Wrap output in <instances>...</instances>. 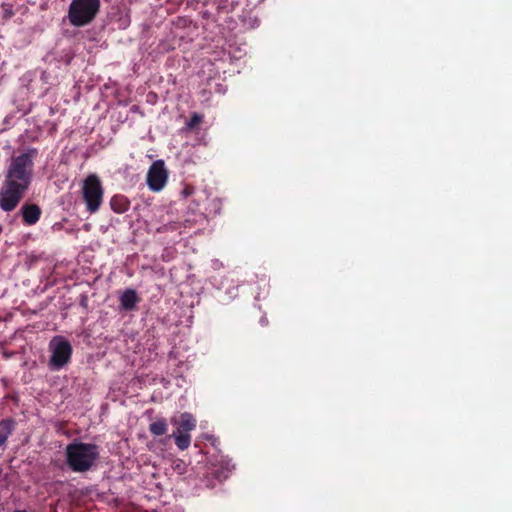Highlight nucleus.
Returning a JSON list of instances; mask_svg holds the SVG:
<instances>
[{
	"instance_id": "423d86ee",
	"label": "nucleus",
	"mask_w": 512,
	"mask_h": 512,
	"mask_svg": "<svg viewBox=\"0 0 512 512\" xmlns=\"http://www.w3.org/2000/svg\"><path fill=\"white\" fill-rule=\"evenodd\" d=\"M171 422L175 424L176 431L173 433L175 444L180 450H186L191 444L190 432L196 428V419L190 413H182L179 420L172 419Z\"/></svg>"
},
{
	"instance_id": "f03ea898",
	"label": "nucleus",
	"mask_w": 512,
	"mask_h": 512,
	"mask_svg": "<svg viewBox=\"0 0 512 512\" xmlns=\"http://www.w3.org/2000/svg\"><path fill=\"white\" fill-rule=\"evenodd\" d=\"M66 463L73 472L89 471L99 458V448L93 443L73 442L66 446Z\"/></svg>"
},
{
	"instance_id": "4468645a",
	"label": "nucleus",
	"mask_w": 512,
	"mask_h": 512,
	"mask_svg": "<svg viewBox=\"0 0 512 512\" xmlns=\"http://www.w3.org/2000/svg\"><path fill=\"white\" fill-rule=\"evenodd\" d=\"M230 472H231V467H230L229 463H227L225 466H223L219 469L215 467L212 471V474L216 477V479H218L219 481H222L228 477Z\"/></svg>"
},
{
	"instance_id": "f3484780",
	"label": "nucleus",
	"mask_w": 512,
	"mask_h": 512,
	"mask_svg": "<svg viewBox=\"0 0 512 512\" xmlns=\"http://www.w3.org/2000/svg\"><path fill=\"white\" fill-rule=\"evenodd\" d=\"M14 512H27L26 510H15Z\"/></svg>"
},
{
	"instance_id": "f257e3e1",
	"label": "nucleus",
	"mask_w": 512,
	"mask_h": 512,
	"mask_svg": "<svg viewBox=\"0 0 512 512\" xmlns=\"http://www.w3.org/2000/svg\"><path fill=\"white\" fill-rule=\"evenodd\" d=\"M37 155L36 148H28L23 153L11 157L0 187V208L3 211H13L25 196L32 183L34 160Z\"/></svg>"
},
{
	"instance_id": "39448f33",
	"label": "nucleus",
	"mask_w": 512,
	"mask_h": 512,
	"mask_svg": "<svg viewBox=\"0 0 512 512\" xmlns=\"http://www.w3.org/2000/svg\"><path fill=\"white\" fill-rule=\"evenodd\" d=\"M49 349L51 351L49 367L52 370H59L70 361L72 346L69 341L63 337H54L49 343Z\"/></svg>"
},
{
	"instance_id": "0eeeda50",
	"label": "nucleus",
	"mask_w": 512,
	"mask_h": 512,
	"mask_svg": "<svg viewBox=\"0 0 512 512\" xmlns=\"http://www.w3.org/2000/svg\"><path fill=\"white\" fill-rule=\"evenodd\" d=\"M168 179V172L163 160H156L147 173V185L150 190L158 192L163 189Z\"/></svg>"
},
{
	"instance_id": "ddd939ff",
	"label": "nucleus",
	"mask_w": 512,
	"mask_h": 512,
	"mask_svg": "<svg viewBox=\"0 0 512 512\" xmlns=\"http://www.w3.org/2000/svg\"><path fill=\"white\" fill-rule=\"evenodd\" d=\"M168 430L167 421L164 418L157 419L149 425V431L154 436H162Z\"/></svg>"
},
{
	"instance_id": "20e7f679",
	"label": "nucleus",
	"mask_w": 512,
	"mask_h": 512,
	"mask_svg": "<svg viewBox=\"0 0 512 512\" xmlns=\"http://www.w3.org/2000/svg\"><path fill=\"white\" fill-rule=\"evenodd\" d=\"M81 191L86 210L90 214L96 213L102 205L104 196L100 178L96 174L88 175L83 181Z\"/></svg>"
},
{
	"instance_id": "f8f14e48",
	"label": "nucleus",
	"mask_w": 512,
	"mask_h": 512,
	"mask_svg": "<svg viewBox=\"0 0 512 512\" xmlns=\"http://www.w3.org/2000/svg\"><path fill=\"white\" fill-rule=\"evenodd\" d=\"M139 301L137 293L133 289H127L120 297L121 307L125 310H132Z\"/></svg>"
},
{
	"instance_id": "6e6552de",
	"label": "nucleus",
	"mask_w": 512,
	"mask_h": 512,
	"mask_svg": "<svg viewBox=\"0 0 512 512\" xmlns=\"http://www.w3.org/2000/svg\"><path fill=\"white\" fill-rule=\"evenodd\" d=\"M203 209V212L195 215V219L193 220V222H203L207 216H215L219 214L222 209V202L217 197L209 198L208 195H206ZM191 223L192 220H190L189 218L185 219L186 225H190Z\"/></svg>"
},
{
	"instance_id": "2eb2a0df",
	"label": "nucleus",
	"mask_w": 512,
	"mask_h": 512,
	"mask_svg": "<svg viewBox=\"0 0 512 512\" xmlns=\"http://www.w3.org/2000/svg\"><path fill=\"white\" fill-rule=\"evenodd\" d=\"M203 121V115L199 113H193L191 118L186 122L185 130H192Z\"/></svg>"
},
{
	"instance_id": "1a4fd4ad",
	"label": "nucleus",
	"mask_w": 512,
	"mask_h": 512,
	"mask_svg": "<svg viewBox=\"0 0 512 512\" xmlns=\"http://www.w3.org/2000/svg\"><path fill=\"white\" fill-rule=\"evenodd\" d=\"M20 212L23 218V222L26 225L36 224L41 216L40 207L36 204H25L22 206Z\"/></svg>"
},
{
	"instance_id": "7ed1b4c3",
	"label": "nucleus",
	"mask_w": 512,
	"mask_h": 512,
	"mask_svg": "<svg viewBox=\"0 0 512 512\" xmlns=\"http://www.w3.org/2000/svg\"><path fill=\"white\" fill-rule=\"evenodd\" d=\"M100 7V0H72L67 14L69 23L74 27L91 24L98 15Z\"/></svg>"
},
{
	"instance_id": "dca6fc26",
	"label": "nucleus",
	"mask_w": 512,
	"mask_h": 512,
	"mask_svg": "<svg viewBox=\"0 0 512 512\" xmlns=\"http://www.w3.org/2000/svg\"><path fill=\"white\" fill-rule=\"evenodd\" d=\"M173 470L178 473L179 475H182V474H185L186 471H187V465L186 463L181 460V459H177L173 462Z\"/></svg>"
},
{
	"instance_id": "9b49d317",
	"label": "nucleus",
	"mask_w": 512,
	"mask_h": 512,
	"mask_svg": "<svg viewBox=\"0 0 512 512\" xmlns=\"http://www.w3.org/2000/svg\"><path fill=\"white\" fill-rule=\"evenodd\" d=\"M111 209L118 214L125 213L130 207V201L125 195H114L110 200Z\"/></svg>"
},
{
	"instance_id": "9d476101",
	"label": "nucleus",
	"mask_w": 512,
	"mask_h": 512,
	"mask_svg": "<svg viewBox=\"0 0 512 512\" xmlns=\"http://www.w3.org/2000/svg\"><path fill=\"white\" fill-rule=\"evenodd\" d=\"M14 429V420L7 418L0 421V448H5L6 442Z\"/></svg>"
}]
</instances>
